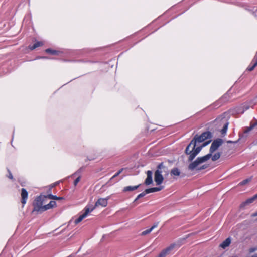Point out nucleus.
<instances>
[{
	"label": "nucleus",
	"instance_id": "nucleus-37",
	"mask_svg": "<svg viewBox=\"0 0 257 257\" xmlns=\"http://www.w3.org/2000/svg\"><path fill=\"white\" fill-rule=\"evenodd\" d=\"M251 257H257V254L252 256Z\"/></svg>",
	"mask_w": 257,
	"mask_h": 257
},
{
	"label": "nucleus",
	"instance_id": "nucleus-29",
	"mask_svg": "<svg viewBox=\"0 0 257 257\" xmlns=\"http://www.w3.org/2000/svg\"><path fill=\"white\" fill-rule=\"evenodd\" d=\"M81 179V177L79 176H78L74 181V185L75 186H76L78 183L80 181Z\"/></svg>",
	"mask_w": 257,
	"mask_h": 257
},
{
	"label": "nucleus",
	"instance_id": "nucleus-15",
	"mask_svg": "<svg viewBox=\"0 0 257 257\" xmlns=\"http://www.w3.org/2000/svg\"><path fill=\"white\" fill-rule=\"evenodd\" d=\"M163 188V187H162V186L159 187H154V188H149V189H146V192H147L148 194H149V193H152V192L159 191L161 190Z\"/></svg>",
	"mask_w": 257,
	"mask_h": 257
},
{
	"label": "nucleus",
	"instance_id": "nucleus-1",
	"mask_svg": "<svg viewBox=\"0 0 257 257\" xmlns=\"http://www.w3.org/2000/svg\"><path fill=\"white\" fill-rule=\"evenodd\" d=\"M222 143L223 140L221 139H217L214 140L210 148L209 153L204 156L198 157L196 160L188 165V169L193 171L195 169L200 170L206 168L207 166L205 165H203L200 167H198V166L200 164L208 160L211 158L212 154L217 150Z\"/></svg>",
	"mask_w": 257,
	"mask_h": 257
},
{
	"label": "nucleus",
	"instance_id": "nucleus-4",
	"mask_svg": "<svg viewBox=\"0 0 257 257\" xmlns=\"http://www.w3.org/2000/svg\"><path fill=\"white\" fill-rule=\"evenodd\" d=\"M162 168H165L162 163L160 164L157 167V170L155 172L154 180L156 185H159L161 184L164 180V178L162 175Z\"/></svg>",
	"mask_w": 257,
	"mask_h": 257
},
{
	"label": "nucleus",
	"instance_id": "nucleus-14",
	"mask_svg": "<svg viewBox=\"0 0 257 257\" xmlns=\"http://www.w3.org/2000/svg\"><path fill=\"white\" fill-rule=\"evenodd\" d=\"M230 243H231L230 238H227L222 243L220 244V247L223 249H225L226 247H228L230 245Z\"/></svg>",
	"mask_w": 257,
	"mask_h": 257
},
{
	"label": "nucleus",
	"instance_id": "nucleus-26",
	"mask_svg": "<svg viewBox=\"0 0 257 257\" xmlns=\"http://www.w3.org/2000/svg\"><path fill=\"white\" fill-rule=\"evenodd\" d=\"M228 123H226L224 125L222 129L221 130V133H222V134H224L226 133V131L227 130V128H228Z\"/></svg>",
	"mask_w": 257,
	"mask_h": 257
},
{
	"label": "nucleus",
	"instance_id": "nucleus-9",
	"mask_svg": "<svg viewBox=\"0 0 257 257\" xmlns=\"http://www.w3.org/2000/svg\"><path fill=\"white\" fill-rule=\"evenodd\" d=\"M22 200L21 202L24 205H25L27 202V200L28 198V193L26 190L24 188H22L21 190V193Z\"/></svg>",
	"mask_w": 257,
	"mask_h": 257
},
{
	"label": "nucleus",
	"instance_id": "nucleus-10",
	"mask_svg": "<svg viewBox=\"0 0 257 257\" xmlns=\"http://www.w3.org/2000/svg\"><path fill=\"white\" fill-rule=\"evenodd\" d=\"M257 65V53L253 59L251 64L248 67L247 70L249 71L253 70Z\"/></svg>",
	"mask_w": 257,
	"mask_h": 257
},
{
	"label": "nucleus",
	"instance_id": "nucleus-8",
	"mask_svg": "<svg viewBox=\"0 0 257 257\" xmlns=\"http://www.w3.org/2000/svg\"><path fill=\"white\" fill-rule=\"evenodd\" d=\"M153 173L152 171L148 170L147 172V178L145 180V184L149 185L153 183Z\"/></svg>",
	"mask_w": 257,
	"mask_h": 257
},
{
	"label": "nucleus",
	"instance_id": "nucleus-39",
	"mask_svg": "<svg viewBox=\"0 0 257 257\" xmlns=\"http://www.w3.org/2000/svg\"><path fill=\"white\" fill-rule=\"evenodd\" d=\"M67 257H71V256H67Z\"/></svg>",
	"mask_w": 257,
	"mask_h": 257
},
{
	"label": "nucleus",
	"instance_id": "nucleus-2",
	"mask_svg": "<svg viewBox=\"0 0 257 257\" xmlns=\"http://www.w3.org/2000/svg\"><path fill=\"white\" fill-rule=\"evenodd\" d=\"M109 199V197L107 198H99L95 203L94 206L88 205H87L83 211L84 212L82 214L80 215V216L76 219L74 222L75 224H78L84 218L86 217L88 214L91 212L96 207L101 206L102 207H106L108 203V200Z\"/></svg>",
	"mask_w": 257,
	"mask_h": 257
},
{
	"label": "nucleus",
	"instance_id": "nucleus-7",
	"mask_svg": "<svg viewBox=\"0 0 257 257\" xmlns=\"http://www.w3.org/2000/svg\"><path fill=\"white\" fill-rule=\"evenodd\" d=\"M210 141L204 143L202 146L196 147V142L193 141V144L192 145V150L198 154L201 151L202 148L206 146L209 143Z\"/></svg>",
	"mask_w": 257,
	"mask_h": 257
},
{
	"label": "nucleus",
	"instance_id": "nucleus-24",
	"mask_svg": "<svg viewBox=\"0 0 257 257\" xmlns=\"http://www.w3.org/2000/svg\"><path fill=\"white\" fill-rule=\"evenodd\" d=\"M147 194H148L147 192H146V190L142 193L139 194L137 198H136V199L135 200V201H137L138 199H139V198H141V197H143L144 196H145Z\"/></svg>",
	"mask_w": 257,
	"mask_h": 257
},
{
	"label": "nucleus",
	"instance_id": "nucleus-23",
	"mask_svg": "<svg viewBox=\"0 0 257 257\" xmlns=\"http://www.w3.org/2000/svg\"><path fill=\"white\" fill-rule=\"evenodd\" d=\"M193 140H192L191 142H190V143L188 145V146L186 148L185 152L187 154L189 155V152L191 151V150H190V148L192 147V145L193 144Z\"/></svg>",
	"mask_w": 257,
	"mask_h": 257
},
{
	"label": "nucleus",
	"instance_id": "nucleus-34",
	"mask_svg": "<svg viewBox=\"0 0 257 257\" xmlns=\"http://www.w3.org/2000/svg\"><path fill=\"white\" fill-rule=\"evenodd\" d=\"M227 142L228 143H236V142H233L232 141H228Z\"/></svg>",
	"mask_w": 257,
	"mask_h": 257
},
{
	"label": "nucleus",
	"instance_id": "nucleus-16",
	"mask_svg": "<svg viewBox=\"0 0 257 257\" xmlns=\"http://www.w3.org/2000/svg\"><path fill=\"white\" fill-rule=\"evenodd\" d=\"M45 198H49L50 199H53V200H60L64 199L63 197H57V196H56L55 195H52V194H48V195L45 196Z\"/></svg>",
	"mask_w": 257,
	"mask_h": 257
},
{
	"label": "nucleus",
	"instance_id": "nucleus-3",
	"mask_svg": "<svg viewBox=\"0 0 257 257\" xmlns=\"http://www.w3.org/2000/svg\"><path fill=\"white\" fill-rule=\"evenodd\" d=\"M45 196H40L37 197L33 202V212H43L44 211V205H43L44 198Z\"/></svg>",
	"mask_w": 257,
	"mask_h": 257
},
{
	"label": "nucleus",
	"instance_id": "nucleus-19",
	"mask_svg": "<svg viewBox=\"0 0 257 257\" xmlns=\"http://www.w3.org/2000/svg\"><path fill=\"white\" fill-rule=\"evenodd\" d=\"M42 45L43 43L42 42H37L32 46H29V48L32 50Z\"/></svg>",
	"mask_w": 257,
	"mask_h": 257
},
{
	"label": "nucleus",
	"instance_id": "nucleus-17",
	"mask_svg": "<svg viewBox=\"0 0 257 257\" xmlns=\"http://www.w3.org/2000/svg\"><path fill=\"white\" fill-rule=\"evenodd\" d=\"M189 156L188 158V160L190 161H192L196 156L197 155L195 152L191 150V151L189 152Z\"/></svg>",
	"mask_w": 257,
	"mask_h": 257
},
{
	"label": "nucleus",
	"instance_id": "nucleus-33",
	"mask_svg": "<svg viewBox=\"0 0 257 257\" xmlns=\"http://www.w3.org/2000/svg\"><path fill=\"white\" fill-rule=\"evenodd\" d=\"M8 177L11 179H13V175L12 174V173L11 172H9V175L8 176Z\"/></svg>",
	"mask_w": 257,
	"mask_h": 257
},
{
	"label": "nucleus",
	"instance_id": "nucleus-18",
	"mask_svg": "<svg viewBox=\"0 0 257 257\" xmlns=\"http://www.w3.org/2000/svg\"><path fill=\"white\" fill-rule=\"evenodd\" d=\"M189 156L188 158V160L190 161H192L196 156L197 155L195 152L191 150V151L189 152Z\"/></svg>",
	"mask_w": 257,
	"mask_h": 257
},
{
	"label": "nucleus",
	"instance_id": "nucleus-32",
	"mask_svg": "<svg viewBox=\"0 0 257 257\" xmlns=\"http://www.w3.org/2000/svg\"><path fill=\"white\" fill-rule=\"evenodd\" d=\"M158 225V223H155L154 225H153L152 226V227L151 228V229L152 230V231L156 227H157Z\"/></svg>",
	"mask_w": 257,
	"mask_h": 257
},
{
	"label": "nucleus",
	"instance_id": "nucleus-38",
	"mask_svg": "<svg viewBox=\"0 0 257 257\" xmlns=\"http://www.w3.org/2000/svg\"><path fill=\"white\" fill-rule=\"evenodd\" d=\"M55 185V184H54V185H51V188H52V187H53Z\"/></svg>",
	"mask_w": 257,
	"mask_h": 257
},
{
	"label": "nucleus",
	"instance_id": "nucleus-27",
	"mask_svg": "<svg viewBox=\"0 0 257 257\" xmlns=\"http://www.w3.org/2000/svg\"><path fill=\"white\" fill-rule=\"evenodd\" d=\"M252 128H253L252 126L245 127L244 130V133L247 134V133H249L252 129Z\"/></svg>",
	"mask_w": 257,
	"mask_h": 257
},
{
	"label": "nucleus",
	"instance_id": "nucleus-6",
	"mask_svg": "<svg viewBox=\"0 0 257 257\" xmlns=\"http://www.w3.org/2000/svg\"><path fill=\"white\" fill-rule=\"evenodd\" d=\"M175 247L174 244H172L166 248L163 249L160 254L156 257H165L168 255Z\"/></svg>",
	"mask_w": 257,
	"mask_h": 257
},
{
	"label": "nucleus",
	"instance_id": "nucleus-5",
	"mask_svg": "<svg viewBox=\"0 0 257 257\" xmlns=\"http://www.w3.org/2000/svg\"><path fill=\"white\" fill-rule=\"evenodd\" d=\"M211 137V133L209 132H205L203 133L199 136H195L194 137V141L196 142H202L206 139L210 138Z\"/></svg>",
	"mask_w": 257,
	"mask_h": 257
},
{
	"label": "nucleus",
	"instance_id": "nucleus-13",
	"mask_svg": "<svg viewBox=\"0 0 257 257\" xmlns=\"http://www.w3.org/2000/svg\"><path fill=\"white\" fill-rule=\"evenodd\" d=\"M56 206V203L54 201H51L50 203L47 205H44L45 211L52 208Z\"/></svg>",
	"mask_w": 257,
	"mask_h": 257
},
{
	"label": "nucleus",
	"instance_id": "nucleus-25",
	"mask_svg": "<svg viewBox=\"0 0 257 257\" xmlns=\"http://www.w3.org/2000/svg\"><path fill=\"white\" fill-rule=\"evenodd\" d=\"M46 52L47 53H50L51 54H53V55H57L58 54V52L55 51V50H52V49H47L46 50Z\"/></svg>",
	"mask_w": 257,
	"mask_h": 257
},
{
	"label": "nucleus",
	"instance_id": "nucleus-12",
	"mask_svg": "<svg viewBox=\"0 0 257 257\" xmlns=\"http://www.w3.org/2000/svg\"><path fill=\"white\" fill-rule=\"evenodd\" d=\"M140 186V185L134 186H128L125 187L123 189V192H128V191H133L137 189H138Z\"/></svg>",
	"mask_w": 257,
	"mask_h": 257
},
{
	"label": "nucleus",
	"instance_id": "nucleus-21",
	"mask_svg": "<svg viewBox=\"0 0 257 257\" xmlns=\"http://www.w3.org/2000/svg\"><path fill=\"white\" fill-rule=\"evenodd\" d=\"M220 153L218 152L215 153L214 155L211 156V159L213 161L217 160L220 157Z\"/></svg>",
	"mask_w": 257,
	"mask_h": 257
},
{
	"label": "nucleus",
	"instance_id": "nucleus-28",
	"mask_svg": "<svg viewBox=\"0 0 257 257\" xmlns=\"http://www.w3.org/2000/svg\"><path fill=\"white\" fill-rule=\"evenodd\" d=\"M151 231H152V230L151 229V228H150L149 229H147V230H145V231L142 232V235H146L150 233Z\"/></svg>",
	"mask_w": 257,
	"mask_h": 257
},
{
	"label": "nucleus",
	"instance_id": "nucleus-22",
	"mask_svg": "<svg viewBox=\"0 0 257 257\" xmlns=\"http://www.w3.org/2000/svg\"><path fill=\"white\" fill-rule=\"evenodd\" d=\"M251 180H252V177L248 178L242 181L241 182H240L239 183V185H246V184L250 182L251 181Z\"/></svg>",
	"mask_w": 257,
	"mask_h": 257
},
{
	"label": "nucleus",
	"instance_id": "nucleus-20",
	"mask_svg": "<svg viewBox=\"0 0 257 257\" xmlns=\"http://www.w3.org/2000/svg\"><path fill=\"white\" fill-rule=\"evenodd\" d=\"M256 199H257V194L253 196L252 197L247 199L244 203L246 204H248L252 203Z\"/></svg>",
	"mask_w": 257,
	"mask_h": 257
},
{
	"label": "nucleus",
	"instance_id": "nucleus-36",
	"mask_svg": "<svg viewBox=\"0 0 257 257\" xmlns=\"http://www.w3.org/2000/svg\"><path fill=\"white\" fill-rule=\"evenodd\" d=\"M252 216H257V212H256V213H254V214H253L252 215Z\"/></svg>",
	"mask_w": 257,
	"mask_h": 257
},
{
	"label": "nucleus",
	"instance_id": "nucleus-30",
	"mask_svg": "<svg viewBox=\"0 0 257 257\" xmlns=\"http://www.w3.org/2000/svg\"><path fill=\"white\" fill-rule=\"evenodd\" d=\"M122 169L120 170L118 172H117L115 174H114L111 178V179H113L114 178L116 177V176H118L122 172Z\"/></svg>",
	"mask_w": 257,
	"mask_h": 257
},
{
	"label": "nucleus",
	"instance_id": "nucleus-35",
	"mask_svg": "<svg viewBox=\"0 0 257 257\" xmlns=\"http://www.w3.org/2000/svg\"><path fill=\"white\" fill-rule=\"evenodd\" d=\"M77 172H75V173H74V174H73L71 175V176H72V177H73V176H75V175L77 174Z\"/></svg>",
	"mask_w": 257,
	"mask_h": 257
},
{
	"label": "nucleus",
	"instance_id": "nucleus-11",
	"mask_svg": "<svg viewBox=\"0 0 257 257\" xmlns=\"http://www.w3.org/2000/svg\"><path fill=\"white\" fill-rule=\"evenodd\" d=\"M181 172L178 168H173L171 169L170 174L172 176L175 178L176 176H180Z\"/></svg>",
	"mask_w": 257,
	"mask_h": 257
},
{
	"label": "nucleus",
	"instance_id": "nucleus-31",
	"mask_svg": "<svg viewBox=\"0 0 257 257\" xmlns=\"http://www.w3.org/2000/svg\"><path fill=\"white\" fill-rule=\"evenodd\" d=\"M256 250H257L256 247H252V248H249V253H252V252H255Z\"/></svg>",
	"mask_w": 257,
	"mask_h": 257
}]
</instances>
